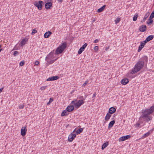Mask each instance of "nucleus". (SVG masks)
I'll return each instance as SVG.
<instances>
[{"label": "nucleus", "mask_w": 154, "mask_h": 154, "mask_svg": "<svg viewBox=\"0 0 154 154\" xmlns=\"http://www.w3.org/2000/svg\"><path fill=\"white\" fill-rule=\"evenodd\" d=\"M3 88H2L0 89V93L2 91Z\"/></svg>", "instance_id": "nucleus-48"}, {"label": "nucleus", "mask_w": 154, "mask_h": 154, "mask_svg": "<svg viewBox=\"0 0 154 154\" xmlns=\"http://www.w3.org/2000/svg\"><path fill=\"white\" fill-rule=\"evenodd\" d=\"M87 45L88 44L86 43H85L81 47L79 50L78 52V54H81L83 52V51H84V49L87 47Z\"/></svg>", "instance_id": "nucleus-6"}, {"label": "nucleus", "mask_w": 154, "mask_h": 154, "mask_svg": "<svg viewBox=\"0 0 154 154\" xmlns=\"http://www.w3.org/2000/svg\"><path fill=\"white\" fill-rule=\"evenodd\" d=\"M74 106L73 105H71L70 106H68L66 108V109L69 112L72 111L74 109Z\"/></svg>", "instance_id": "nucleus-14"}, {"label": "nucleus", "mask_w": 154, "mask_h": 154, "mask_svg": "<svg viewBox=\"0 0 154 154\" xmlns=\"http://www.w3.org/2000/svg\"><path fill=\"white\" fill-rule=\"evenodd\" d=\"M27 130V129L26 127L22 128L21 130V134L22 136H24L25 135Z\"/></svg>", "instance_id": "nucleus-9"}, {"label": "nucleus", "mask_w": 154, "mask_h": 154, "mask_svg": "<svg viewBox=\"0 0 154 154\" xmlns=\"http://www.w3.org/2000/svg\"><path fill=\"white\" fill-rule=\"evenodd\" d=\"M17 49L16 48V47H15L13 50H17Z\"/></svg>", "instance_id": "nucleus-52"}, {"label": "nucleus", "mask_w": 154, "mask_h": 154, "mask_svg": "<svg viewBox=\"0 0 154 154\" xmlns=\"http://www.w3.org/2000/svg\"><path fill=\"white\" fill-rule=\"evenodd\" d=\"M37 32V30H36L35 29H33L32 31V32L31 33V34L32 35H34L35 33L36 32Z\"/></svg>", "instance_id": "nucleus-34"}, {"label": "nucleus", "mask_w": 154, "mask_h": 154, "mask_svg": "<svg viewBox=\"0 0 154 154\" xmlns=\"http://www.w3.org/2000/svg\"><path fill=\"white\" fill-rule=\"evenodd\" d=\"M42 3H43V1H39L38 2H34V5L38 9L41 10L42 9Z\"/></svg>", "instance_id": "nucleus-4"}, {"label": "nucleus", "mask_w": 154, "mask_h": 154, "mask_svg": "<svg viewBox=\"0 0 154 154\" xmlns=\"http://www.w3.org/2000/svg\"><path fill=\"white\" fill-rule=\"evenodd\" d=\"M59 77L57 76H53L50 77L47 79V81H54L59 79Z\"/></svg>", "instance_id": "nucleus-8"}, {"label": "nucleus", "mask_w": 154, "mask_h": 154, "mask_svg": "<svg viewBox=\"0 0 154 154\" xmlns=\"http://www.w3.org/2000/svg\"><path fill=\"white\" fill-rule=\"evenodd\" d=\"M51 34V32L48 31L45 32L44 34V37L45 38H48Z\"/></svg>", "instance_id": "nucleus-18"}, {"label": "nucleus", "mask_w": 154, "mask_h": 154, "mask_svg": "<svg viewBox=\"0 0 154 154\" xmlns=\"http://www.w3.org/2000/svg\"><path fill=\"white\" fill-rule=\"evenodd\" d=\"M2 47V45H0V52L2 50V49H1Z\"/></svg>", "instance_id": "nucleus-49"}, {"label": "nucleus", "mask_w": 154, "mask_h": 154, "mask_svg": "<svg viewBox=\"0 0 154 154\" xmlns=\"http://www.w3.org/2000/svg\"><path fill=\"white\" fill-rule=\"evenodd\" d=\"M146 26L145 25H143L140 27L139 30L141 32H144L146 30Z\"/></svg>", "instance_id": "nucleus-16"}, {"label": "nucleus", "mask_w": 154, "mask_h": 154, "mask_svg": "<svg viewBox=\"0 0 154 154\" xmlns=\"http://www.w3.org/2000/svg\"><path fill=\"white\" fill-rule=\"evenodd\" d=\"M138 17V14H135L133 17V21H136L137 20V17Z\"/></svg>", "instance_id": "nucleus-28"}, {"label": "nucleus", "mask_w": 154, "mask_h": 154, "mask_svg": "<svg viewBox=\"0 0 154 154\" xmlns=\"http://www.w3.org/2000/svg\"><path fill=\"white\" fill-rule=\"evenodd\" d=\"M106 7L105 5H104L103 6H102L101 8H99L97 10V12L98 13L101 12L102 11H103L104 9Z\"/></svg>", "instance_id": "nucleus-22"}, {"label": "nucleus", "mask_w": 154, "mask_h": 154, "mask_svg": "<svg viewBox=\"0 0 154 154\" xmlns=\"http://www.w3.org/2000/svg\"><path fill=\"white\" fill-rule=\"evenodd\" d=\"M53 99L52 98H51L50 99L49 101L47 103V105H49L50 103L53 101Z\"/></svg>", "instance_id": "nucleus-33"}, {"label": "nucleus", "mask_w": 154, "mask_h": 154, "mask_svg": "<svg viewBox=\"0 0 154 154\" xmlns=\"http://www.w3.org/2000/svg\"><path fill=\"white\" fill-rule=\"evenodd\" d=\"M19 54V53L17 51H15L14 53V56H16L17 54Z\"/></svg>", "instance_id": "nucleus-40"}, {"label": "nucleus", "mask_w": 154, "mask_h": 154, "mask_svg": "<svg viewBox=\"0 0 154 154\" xmlns=\"http://www.w3.org/2000/svg\"><path fill=\"white\" fill-rule=\"evenodd\" d=\"M55 61V60H50V61H47V62L49 63V64H51L52 63H53Z\"/></svg>", "instance_id": "nucleus-36"}, {"label": "nucleus", "mask_w": 154, "mask_h": 154, "mask_svg": "<svg viewBox=\"0 0 154 154\" xmlns=\"http://www.w3.org/2000/svg\"><path fill=\"white\" fill-rule=\"evenodd\" d=\"M146 43V42H145V41L141 42L139 47H140V48H143L144 47V45H145V44Z\"/></svg>", "instance_id": "nucleus-24"}, {"label": "nucleus", "mask_w": 154, "mask_h": 154, "mask_svg": "<svg viewBox=\"0 0 154 154\" xmlns=\"http://www.w3.org/2000/svg\"><path fill=\"white\" fill-rule=\"evenodd\" d=\"M24 64V61H21L20 63V65L21 66H23Z\"/></svg>", "instance_id": "nucleus-41"}, {"label": "nucleus", "mask_w": 154, "mask_h": 154, "mask_svg": "<svg viewBox=\"0 0 154 154\" xmlns=\"http://www.w3.org/2000/svg\"><path fill=\"white\" fill-rule=\"evenodd\" d=\"M108 142H106L105 143H103L102 146V149H103L104 148H105L108 145Z\"/></svg>", "instance_id": "nucleus-25"}, {"label": "nucleus", "mask_w": 154, "mask_h": 154, "mask_svg": "<svg viewBox=\"0 0 154 154\" xmlns=\"http://www.w3.org/2000/svg\"><path fill=\"white\" fill-rule=\"evenodd\" d=\"M96 94H94L93 95L92 98H93L94 97L96 96Z\"/></svg>", "instance_id": "nucleus-47"}, {"label": "nucleus", "mask_w": 154, "mask_h": 154, "mask_svg": "<svg viewBox=\"0 0 154 154\" xmlns=\"http://www.w3.org/2000/svg\"><path fill=\"white\" fill-rule=\"evenodd\" d=\"M153 22L152 19H149L146 21V23L148 25H150Z\"/></svg>", "instance_id": "nucleus-30"}, {"label": "nucleus", "mask_w": 154, "mask_h": 154, "mask_svg": "<svg viewBox=\"0 0 154 154\" xmlns=\"http://www.w3.org/2000/svg\"><path fill=\"white\" fill-rule=\"evenodd\" d=\"M120 20L121 19L120 18H117L115 20L116 24H117V23H119L120 21Z\"/></svg>", "instance_id": "nucleus-32"}, {"label": "nucleus", "mask_w": 154, "mask_h": 154, "mask_svg": "<svg viewBox=\"0 0 154 154\" xmlns=\"http://www.w3.org/2000/svg\"><path fill=\"white\" fill-rule=\"evenodd\" d=\"M140 125V123H137L136 124V125L137 127H139Z\"/></svg>", "instance_id": "nucleus-46"}, {"label": "nucleus", "mask_w": 154, "mask_h": 154, "mask_svg": "<svg viewBox=\"0 0 154 154\" xmlns=\"http://www.w3.org/2000/svg\"><path fill=\"white\" fill-rule=\"evenodd\" d=\"M53 56V53L51 52L46 57V60L48 59H50L52 58Z\"/></svg>", "instance_id": "nucleus-23"}, {"label": "nucleus", "mask_w": 154, "mask_h": 154, "mask_svg": "<svg viewBox=\"0 0 154 154\" xmlns=\"http://www.w3.org/2000/svg\"><path fill=\"white\" fill-rule=\"evenodd\" d=\"M57 60V59H55L54 60H55V61H56Z\"/></svg>", "instance_id": "nucleus-53"}, {"label": "nucleus", "mask_w": 154, "mask_h": 154, "mask_svg": "<svg viewBox=\"0 0 154 154\" xmlns=\"http://www.w3.org/2000/svg\"><path fill=\"white\" fill-rule=\"evenodd\" d=\"M154 36L153 35H150L145 40L146 42H148L152 40L154 38Z\"/></svg>", "instance_id": "nucleus-17"}, {"label": "nucleus", "mask_w": 154, "mask_h": 154, "mask_svg": "<svg viewBox=\"0 0 154 154\" xmlns=\"http://www.w3.org/2000/svg\"><path fill=\"white\" fill-rule=\"evenodd\" d=\"M88 81H87L85 82V83L82 85V87H84L88 83Z\"/></svg>", "instance_id": "nucleus-37"}, {"label": "nucleus", "mask_w": 154, "mask_h": 154, "mask_svg": "<svg viewBox=\"0 0 154 154\" xmlns=\"http://www.w3.org/2000/svg\"><path fill=\"white\" fill-rule=\"evenodd\" d=\"M1 20H0V22H1Z\"/></svg>", "instance_id": "nucleus-54"}, {"label": "nucleus", "mask_w": 154, "mask_h": 154, "mask_svg": "<svg viewBox=\"0 0 154 154\" xmlns=\"http://www.w3.org/2000/svg\"><path fill=\"white\" fill-rule=\"evenodd\" d=\"M75 129H75V130H74L73 131V132H72V133H74V132H76V131L75 130Z\"/></svg>", "instance_id": "nucleus-51"}, {"label": "nucleus", "mask_w": 154, "mask_h": 154, "mask_svg": "<svg viewBox=\"0 0 154 154\" xmlns=\"http://www.w3.org/2000/svg\"><path fill=\"white\" fill-rule=\"evenodd\" d=\"M94 50L96 51H97L98 50V47L97 46H96L94 48Z\"/></svg>", "instance_id": "nucleus-42"}, {"label": "nucleus", "mask_w": 154, "mask_h": 154, "mask_svg": "<svg viewBox=\"0 0 154 154\" xmlns=\"http://www.w3.org/2000/svg\"><path fill=\"white\" fill-rule=\"evenodd\" d=\"M142 48H141L140 47H139V48H138V52H140L141 50L142 49Z\"/></svg>", "instance_id": "nucleus-45"}, {"label": "nucleus", "mask_w": 154, "mask_h": 154, "mask_svg": "<svg viewBox=\"0 0 154 154\" xmlns=\"http://www.w3.org/2000/svg\"><path fill=\"white\" fill-rule=\"evenodd\" d=\"M66 109L64 110L62 112L61 116H65L67 115L69 113H67Z\"/></svg>", "instance_id": "nucleus-20"}, {"label": "nucleus", "mask_w": 154, "mask_h": 154, "mask_svg": "<svg viewBox=\"0 0 154 154\" xmlns=\"http://www.w3.org/2000/svg\"><path fill=\"white\" fill-rule=\"evenodd\" d=\"M76 100H75L72 101L71 104H73L76 108H78L81 105L83 104L84 102L83 100H80L78 101H76Z\"/></svg>", "instance_id": "nucleus-3"}, {"label": "nucleus", "mask_w": 154, "mask_h": 154, "mask_svg": "<svg viewBox=\"0 0 154 154\" xmlns=\"http://www.w3.org/2000/svg\"><path fill=\"white\" fill-rule=\"evenodd\" d=\"M150 134V131H149L146 134H144L143 136V138H145L148 136Z\"/></svg>", "instance_id": "nucleus-29"}, {"label": "nucleus", "mask_w": 154, "mask_h": 154, "mask_svg": "<svg viewBox=\"0 0 154 154\" xmlns=\"http://www.w3.org/2000/svg\"><path fill=\"white\" fill-rule=\"evenodd\" d=\"M144 66L143 63L139 61H138L134 68L132 69L131 72V73L132 74H135L138 72L143 68Z\"/></svg>", "instance_id": "nucleus-1"}, {"label": "nucleus", "mask_w": 154, "mask_h": 154, "mask_svg": "<svg viewBox=\"0 0 154 154\" xmlns=\"http://www.w3.org/2000/svg\"><path fill=\"white\" fill-rule=\"evenodd\" d=\"M67 44L66 42H64L62 45L59 46L56 50L55 54H56L61 53L66 47Z\"/></svg>", "instance_id": "nucleus-2"}, {"label": "nucleus", "mask_w": 154, "mask_h": 154, "mask_svg": "<svg viewBox=\"0 0 154 154\" xmlns=\"http://www.w3.org/2000/svg\"><path fill=\"white\" fill-rule=\"evenodd\" d=\"M111 116V114H109V113L106 114V116L105 117V119L106 121H108Z\"/></svg>", "instance_id": "nucleus-19"}, {"label": "nucleus", "mask_w": 154, "mask_h": 154, "mask_svg": "<svg viewBox=\"0 0 154 154\" xmlns=\"http://www.w3.org/2000/svg\"><path fill=\"white\" fill-rule=\"evenodd\" d=\"M116 109L113 107H111L109 109V113L111 114H112L116 111Z\"/></svg>", "instance_id": "nucleus-12"}, {"label": "nucleus", "mask_w": 154, "mask_h": 154, "mask_svg": "<svg viewBox=\"0 0 154 154\" xmlns=\"http://www.w3.org/2000/svg\"><path fill=\"white\" fill-rule=\"evenodd\" d=\"M149 12H147V13H146V14L144 16L143 20V21H145V20H146V19H147V18L149 16Z\"/></svg>", "instance_id": "nucleus-26"}, {"label": "nucleus", "mask_w": 154, "mask_h": 154, "mask_svg": "<svg viewBox=\"0 0 154 154\" xmlns=\"http://www.w3.org/2000/svg\"><path fill=\"white\" fill-rule=\"evenodd\" d=\"M131 137L130 135H127L121 137L119 139V141H124L126 140L129 138Z\"/></svg>", "instance_id": "nucleus-7"}, {"label": "nucleus", "mask_w": 154, "mask_h": 154, "mask_svg": "<svg viewBox=\"0 0 154 154\" xmlns=\"http://www.w3.org/2000/svg\"><path fill=\"white\" fill-rule=\"evenodd\" d=\"M39 62H38V61H36L35 63V64L36 65H37L39 64Z\"/></svg>", "instance_id": "nucleus-43"}, {"label": "nucleus", "mask_w": 154, "mask_h": 154, "mask_svg": "<svg viewBox=\"0 0 154 154\" xmlns=\"http://www.w3.org/2000/svg\"><path fill=\"white\" fill-rule=\"evenodd\" d=\"M19 109H23L24 107V105L23 104L20 105L19 106Z\"/></svg>", "instance_id": "nucleus-38"}, {"label": "nucleus", "mask_w": 154, "mask_h": 154, "mask_svg": "<svg viewBox=\"0 0 154 154\" xmlns=\"http://www.w3.org/2000/svg\"><path fill=\"white\" fill-rule=\"evenodd\" d=\"M148 60V58L146 56H144L143 57L141 58L139 60V61L142 63H143L144 65L145 63Z\"/></svg>", "instance_id": "nucleus-10"}, {"label": "nucleus", "mask_w": 154, "mask_h": 154, "mask_svg": "<svg viewBox=\"0 0 154 154\" xmlns=\"http://www.w3.org/2000/svg\"><path fill=\"white\" fill-rule=\"evenodd\" d=\"M154 17V11L152 12L149 17L150 19H152Z\"/></svg>", "instance_id": "nucleus-31"}, {"label": "nucleus", "mask_w": 154, "mask_h": 154, "mask_svg": "<svg viewBox=\"0 0 154 154\" xmlns=\"http://www.w3.org/2000/svg\"><path fill=\"white\" fill-rule=\"evenodd\" d=\"M115 123V121L114 120H112L111 121L109 124L108 126V128H112Z\"/></svg>", "instance_id": "nucleus-21"}, {"label": "nucleus", "mask_w": 154, "mask_h": 154, "mask_svg": "<svg viewBox=\"0 0 154 154\" xmlns=\"http://www.w3.org/2000/svg\"><path fill=\"white\" fill-rule=\"evenodd\" d=\"M27 41L28 40L27 38H24L21 40L20 45L21 46H23L26 43Z\"/></svg>", "instance_id": "nucleus-13"}, {"label": "nucleus", "mask_w": 154, "mask_h": 154, "mask_svg": "<svg viewBox=\"0 0 154 154\" xmlns=\"http://www.w3.org/2000/svg\"><path fill=\"white\" fill-rule=\"evenodd\" d=\"M83 129L82 128H80L76 131V134H79L80 133L82 132L83 131Z\"/></svg>", "instance_id": "nucleus-27"}, {"label": "nucleus", "mask_w": 154, "mask_h": 154, "mask_svg": "<svg viewBox=\"0 0 154 154\" xmlns=\"http://www.w3.org/2000/svg\"><path fill=\"white\" fill-rule=\"evenodd\" d=\"M59 2H63V0H57Z\"/></svg>", "instance_id": "nucleus-50"}, {"label": "nucleus", "mask_w": 154, "mask_h": 154, "mask_svg": "<svg viewBox=\"0 0 154 154\" xmlns=\"http://www.w3.org/2000/svg\"><path fill=\"white\" fill-rule=\"evenodd\" d=\"M129 82L128 79L127 78L122 79L121 80V84L123 85H125Z\"/></svg>", "instance_id": "nucleus-15"}, {"label": "nucleus", "mask_w": 154, "mask_h": 154, "mask_svg": "<svg viewBox=\"0 0 154 154\" xmlns=\"http://www.w3.org/2000/svg\"><path fill=\"white\" fill-rule=\"evenodd\" d=\"M47 86H43L40 88V89L42 90H45L47 88Z\"/></svg>", "instance_id": "nucleus-35"}, {"label": "nucleus", "mask_w": 154, "mask_h": 154, "mask_svg": "<svg viewBox=\"0 0 154 154\" xmlns=\"http://www.w3.org/2000/svg\"><path fill=\"white\" fill-rule=\"evenodd\" d=\"M99 39H96L94 41V43H97L98 42H99Z\"/></svg>", "instance_id": "nucleus-44"}, {"label": "nucleus", "mask_w": 154, "mask_h": 154, "mask_svg": "<svg viewBox=\"0 0 154 154\" xmlns=\"http://www.w3.org/2000/svg\"><path fill=\"white\" fill-rule=\"evenodd\" d=\"M76 137V135L75 134L71 133L69 136L68 140L69 142H72L74 138Z\"/></svg>", "instance_id": "nucleus-5"}, {"label": "nucleus", "mask_w": 154, "mask_h": 154, "mask_svg": "<svg viewBox=\"0 0 154 154\" xmlns=\"http://www.w3.org/2000/svg\"><path fill=\"white\" fill-rule=\"evenodd\" d=\"M52 4L51 2H48L46 3L45 4V8L47 9H50L51 8V7H52Z\"/></svg>", "instance_id": "nucleus-11"}, {"label": "nucleus", "mask_w": 154, "mask_h": 154, "mask_svg": "<svg viewBox=\"0 0 154 154\" xmlns=\"http://www.w3.org/2000/svg\"><path fill=\"white\" fill-rule=\"evenodd\" d=\"M79 99L80 100H83V101L85 100V99L82 96H81L79 97Z\"/></svg>", "instance_id": "nucleus-39"}]
</instances>
